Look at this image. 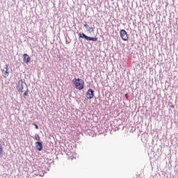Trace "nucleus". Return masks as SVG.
Segmentation results:
<instances>
[{"mask_svg":"<svg viewBox=\"0 0 178 178\" xmlns=\"http://www.w3.org/2000/svg\"><path fill=\"white\" fill-rule=\"evenodd\" d=\"M3 156V147H2V145L0 143V158Z\"/></svg>","mask_w":178,"mask_h":178,"instance_id":"10","label":"nucleus"},{"mask_svg":"<svg viewBox=\"0 0 178 178\" xmlns=\"http://www.w3.org/2000/svg\"><path fill=\"white\" fill-rule=\"evenodd\" d=\"M33 126H35L36 130H38V125H37L36 124H33Z\"/></svg>","mask_w":178,"mask_h":178,"instance_id":"13","label":"nucleus"},{"mask_svg":"<svg viewBox=\"0 0 178 178\" xmlns=\"http://www.w3.org/2000/svg\"><path fill=\"white\" fill-rule=\"evenodd\" d=\"M35 148L38 149V151H42V143L35 142Z\"/></svg>","mask_w":178,"mask_h":178,"instance_id":"8","label":"nucleus"},{"mask_svg":"<svg viewBox=\"0 0 178 178\" xmlns=\"http://www.w3.org/2000/svg\"><path fill=\"white\" fill-rule=\"evenodd\" d=\"M73 84L75 86V88L77 90H83L84 88V81L81 79H74L72 80Z\"/></svg>","mask_w":178,"mask_h":178,"instance_id":"1","label":"nucleus"},{"mask_svg":"<svg viewBox=\"0 0 178 178\" xmlns=\"http://www.w3.org/2000/svg\"><path fill=\"white\" fill-rule=\"evenodd\" d=\"M24 83L23 82V79H21L18 81V86H17L18 92L22 95L23 94V92L24 91Z\"/></svg>","mask_w":178,"mask_h":178,"instance_id":"3","label":"nucleus"},{"mask_svg":"<svg viewBox=\"0 0 178 178\" xmlns=\"http://www.w3.org/2000/svg\"><path fill=\"white\" fill-rule=\"evenodd\" d=\"M86 98H88V99L94 98V90L90 88L88 90L86 93Z\"/></svg>","mask_w":178,"mask_h":178,"instance_id":"6","label":"nucleus"},{"mask_svg":"<svg viewBox=\"0 0 178 178\" xmlns=\"http://www.w3.org/2000/svg\"><path fill=\"white\" fill-rule=\"evenodd\" d=\"M35 140H36V141H38V142L41 141V138L40 137V135L35 134Z\"/></svg>","mask_w":178,"mask_h":178,"instance_id":"11","label":"nucleus"},{"mask_svg":"<svg viewBox=\"0 0 178 178\" xmlns=\"http://www.w3.org/2000/svg\"><path fill=\"white\" fill-rule=\"evenodd\" d=\"M79 37L80 38H85V40H86L87 41H98V38H91L90 36H87L83 33H80L79 34Z\"/></svg>","mask_w":178,"mask_h":178,"instance_id":"2","label":"nucleus"},{"mask_svg":"<svg viewBox=\"0 0 178 178\" xmlns=\"http://www.w3.org/2000/svg\"><path fill=\"white\" fill-rule=\"evenodd\" d=\"M125 97L127 98V99H129V95L127 93L125 95Z\"/></svg>","mask_w":178,"mask_h":178,"instance_id":"15","label":"nucleus"},{"mask_svg":"<svg viewBox=\"0 0 178 178\" xmlns=\"http://www.w3.org/2000/svg\"><path fill=\"white\" fill-rule=\"evenodd\" d=\"M31 60V58H30V56H29V54H23V62H24V63H26V65H29V63L30 62Z\"/></svg>","mask_w":178,"mask_h":178,"instance_id":"7","label":"nucleus"},{"mask_svg":"<svg viewBox=\"0 0 178 178\" xmlns=\"http://www.w3.org/2000/svg\"><path fill=\"white\" fill-rule=\"evenodd\" d=\"M25 89H26V90H24V95L23 97L25 99H27V97L29 96V88H27V86H26Z\"/></svg>","mask_w":178,"mask_h":178,"instance_id":"9","label":"nucleus"},{"mask_svg":"<svg viewBox=\"0 0 178 178\" xmlns=\"http://www.w3.org/2000/svg\"><path fill=\"white\" fill-rule=\"evenodd\" d=\"M120 37L123 41H127L129 40V35L124 29H122L120 33Z\"/></svg>","mask_w":178,"mask_h":178,"instance_id":"4","label":"nucleus"},{"mask_svg":"<svg viewBox=\"0 0 178 178\" xmlns=\"http://www.w3.org/2000/svg\"><path fill=\"white\" fill-rule=\"evenodd\" d=\"M83 26H84V27H86V29H88V27H89L88 24H85Z\"/></svg>","mask_w":178,"mask_h":178,"instance_id":"14","label":"nucleus"},{"mask_svg":"<svg viewBox=\"0 0 178 178\" xmlns=\"http://www.w3.org/2000/svg\"><path fill=\"white\" fill-rule=\"evenodd\" d=\"M89 33H91V31H94V28L93 27H89V29L88 30Z\"/></svg>","mask_w":178,"mask_h":178,"instance_id":"12","label":"nucleus"},{"mask_svg":"<svg viewBox=\"0 0 178 178\" xmlns=\"http://www.w3.org/2000/svg\"><path fill=\"white\" fill-rule=\"evenodd\" d=\"M9 65L8 64H6V66L3 70H1L2 76L4 77V79H6L9 76Z\"/></svg>","mask_w":178,"mask_h":178,"instance_id":"5","label":"nucleus"}]
</instances>
